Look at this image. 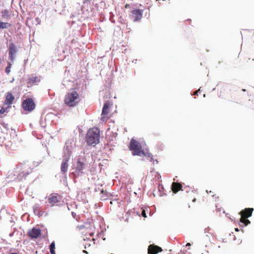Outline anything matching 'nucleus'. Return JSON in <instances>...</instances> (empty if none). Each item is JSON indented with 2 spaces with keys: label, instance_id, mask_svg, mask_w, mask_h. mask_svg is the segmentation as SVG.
<instances>
[{
  "label": "nucleus",
  "instance_id": "nucleus-1",
  "mask_svg": "<svg viewBox=\"0 0 254 254\" xmlns=\"http://www.w3.org/2000/svg\"><path fill=\"white\" fill-rule=\"evenodd\" d=\"M80 101V98L78 93L72 89L65 95L64 102L69 107L76 106Z\"/></svg>",
  "mask_w": 254,
  "mask_h": 254
},
{
  "label": "nucleus",
  "instance_id": "nucleus-2",
  "mask_svg": "<svg viewBox=\"0 0 254 254\" xmlns=\"http://www.w3.org/2000/svg\"><path fill=\"white\" fill-rule=\"evenodd\" d=\"M100 130L97 127L90 128L87 132L86 141L89 145L94 146L99 142Z\"/></svg>",
  "mask_w": 254,
  "mask_h": 254
},
{
  "label": "nucleus",
  "instance_id": "nucleus-3",
  "mask_svg": "<svg viewBox=\"0 0 254 254\" xmlns=\"http://www.w3.org/2000/svg\"><path fill=\"white\" fill-rule=\"evenodd\" d=\"M128 148L133 156H145V153L142 149L141 144L133 138L131 139Z\"/></svg>",
  "mask_w": 254,
  "mask_h": 254
},
{
  "label": "nucleus",
  "instance_id": "nucleus-4",
  "mask_svg": "<svg viewBox=\"0 0 254 254\" xmlns=\"http://www.w3.org/2000/svg\"><path fill=\"white\" fill-rule=\"evenodd\" d=\"M87 166L86 159L84 155L79 156L77 159V162L75 167V171L73 173L75 177H78L83 174V170Z\"/></svg>",
  "mask_w": 254,
  "mask_h": 254
},
{
  "label": "nucleus",
  "instance_id": "nucleus-5",
  "mask_svg": "<svg viewBox=\"0 0 254 254\" xmlns=\"http://www.w3.org/2000/svg\"><path fill=\"white\" fill-rule=\"evenodd\" d=\"M253 211L254 208H246L240 212V214L241 216L240 221L245 224V226H247L250 224L251 222L248 219V218L252 216Z\"/></svg>",
  "mask_w": 254,
  "mask_h": 254
},
{
  "label": "nucleus",
  "instance_id": "nucleus-6",
  "mask_svg": "<svg viewBox=\"0 0 254 254\" xmlns=\"http://www.w3.org/2000/svg\"><path fill=\"white\" fill-rule=\"evenodd\" d=\"M22 107L25 111L31 112L34 109L35 104L32 99L28 98L23 101Z\"/></svg>",
  "mask_w": 254,
  "mask_h": 254
},
{
  "label": "nucleus",
  "instance_id": "nucleus-7",
  "mask_svg": "<svg viewBox=\"0 0 254 254\" xmlns=\"http://www.w3.org/2000/svg\"><path fill=\"white\" fill-rule=\"evenodd\" d=\"M62 196L57 193H53L51 194L48 199V202L51 206L57 205V203L61 202L62 200Z\"/></svg>",
  "mask_w": 254,
  "mask_h": 254
},
{
  "label": "nucleus",
  "instance_id": "nucleus-8",
  "mask_svg": "<svg viewBox=\"0 0 254 254\" xmlns=\"http://www.w3.org/2000/svg\"><path fill=\"white\" fill-rule=\"evenodd\" d=\"M110 106V103L108 102H106L104 105L101 118V120L103 122H107L109 118L108 115Z\"/></svg>",
  "mask_w": 254,
  "mask_h": 254
},
{
  "label": "nucleus",
  "instance_id": "nucleus-9",
  "mask_svg": "<svg viewBox=\"0 0 254 254\" xmlns=\"http://www.w3.org/2000/svg\"><path fill=\"white\" fill-rule=\"evenodd\" d=\"M143 10L134 9L131 11V17L134 21L140 20L142 16Z\"/></svg>",
  "mask_w": 254,
  "mask_h": 254
},
{
  "label": "nucleus",
  "instance_id": "nucleus-10",
  "mask_svg": "<svg viewBox=\"0 0 254 254\" xmlns=\"http://www.w3.org/2000/svg\"><path fill=\"white\" fill-rule=\"evenodd\" d=\"M16 47L13 43H11L9 45L8 47V55L9 58L11 62H13L14 59V55L16 53Z\"/></svg>",
  "mask_w": 254,
  "mask_h": 254
},
{
  "label": "nucleus",
  "instance_id": "nucleus-11",
  "mask_svg": "<svg viewBox=\"0 0 254 254\" xmlns=\"http://www.w3.org/2000/svg\"><path fill=\"white\" fill-rule=\"evenodd\" d=\"M28 235L32 239L38 238L41 234V231L39 228H33L28 231Z\"/></svg>",
  "mask_w": 254,
  "mask_h": 254
},
{
  "label": "nucleus",
  "instance_id": "nucleus-12",
  "mask_svg": "<svg viewBox=\"0 0 254 254\" xmlns=\"http://www.w3.org/2000/svg\"><path fill=\"white\" fill-rule=\"evenodd\" d=\"M163 250L161 247L154 244H151L148 246V254H157L159 252H161Z\"/></svg>",
  "mask_w": 254,
  "mask_h": 254
},
{
  "label": "nucleus",
  "instance_id": "nucleus-13",
  "mask_svg": "<svg viewBox=\"0 0 254 254\" xmlns=\"http://www.w3.org/2000/svg\"><path fill=\"white\" fill-rule=\"evenodd\" d=\"M5 99L4 102V104L5 105H7L8 107H10V105L12 104L14 100V96L12 94L11 92H7L5 94Z\"/></svg>",
  "mask_w": 254,
  "mask_h": 254
},
{
  "label": "nucleus",
  "instance_id": "nucleus-14",
  "mask_svg": "<svg viewBox=\"0 0 254 254\" xmlns=\"http://www.w3.org/2000/svg\"><path fill=\"white\" fill-rule=\"evenodd\" d=\"M40 81V79L39 77L32 74L28 77L27 83L30 85H32L33 84L39 82Z\"/></svg>",
  "mask_w": 254,
  "mask_h": 254
},
{
  "label": "nucleus",
  "instance_id": "nucleus-15",
  "mask_svg": "<svg viewBox=\"0 0 254 254\" xmlns=\"http://www.w3.org/2000/svg\"><path fill=\"white\" fill-rule=\"evenodd\" d=\"M69 160V157H65L62 161L61 164V171L63 173H65L68 170V162Z\"/></svg>",
  "mask_w": 254,
  "mask_h": 254
},
{
  "label": "nucleus",
  "instance_id": "nucleus-16",
  "mask_svg": "<svg viewBox=\"0 0 254 254\" xmlns=\"http://www.w3.org/2000/svg\"><path fill=\"white\" fill-rule=\"evenodd\" d=\"M182 185L179 183L173 182L172 184L171 189H172V191L174 193H176L179 190H182Z\"/></svg>",
  "mask_w": 254,
  "mask_h": 254
},
{
  "label": "nucleus",
  "instance_id": "nucleus-17",
  "mask_svg": "<svg viewBox=\"0 0 254 254\" xmlns=\"http://www.w3.org/2000/svg\"><path fill=\"white\" fill-rule=\"evenodd\" d=\"M101 198L103 200L107 199L109 197V195H110L107 191H104V190L101 191Z\"/></svg>",
  "mask_w": 254,
  "mask_h": 254
},
{
  "label": "nucleus",
  "instance_id": "nucleus-18",
  "mask_svg": "<svg viewBox=\"0 0 254 254\" xmlns=\"http://www.w3.org/2000/svg\"><path fill=\"white\" fill-rule=\"evenodd\" d=\"M10 26V25L8 23L0 21V29L7 28L8 26Z\"/></svg>",
  "mask_w": 254,
  "mask_h": 254
},
{
  "label": "nucleus",
  "instance_id": "nucleus-19",
  "mask_svg": "<svg viewBox=\"0 0 254 254\" xmlns=\"http://www.w3.org/2000/svg\"><path fill=\"white\" fill-rule=\"evenodd\" d=\"M11 64L8 63V66L5 68V72L8 74L10 72Z\"/></svg>",
  "mask_w": 254,
  "mask_h": 254
},
{
  "label": "nucleus",
  "instance_id": "nucleus-20",
  "mask_svg": "<svg viewBox=\"0 0 254 254\" xmlns=\"http://www.w3.org/2000/svg\"><path fill=\"white\" fill-rule=\"evenodd\" d=\"M72 216L76 220H78L79 219V216L77 215H76V213L72 212Z\"/></svg>",
  "mask_w": 254,
  "mask_h": 254
},
{
  "label": "nucleus",
  "instance_id": "nucleus-21",
  "mask_svg": "<svg viewBox=\"0 0 254 254\" xmlns=\"http://www.w3.org/2000/svg\"><path fill=\"white\" fill-rule=\"evenodd\" d=\"M50 250L55 249V244L54 242H53L50 245Z\"/></svg>",
  "mask_w": 254,
  "mask_h": 254
},
{
  "label": "nucleus",
  "instance_id": "nucleus-22",
  "mask_svg": "<svg viewBox=\"0 0 254 254\" xmlns=\"http://www.w3.org/2000/svg\"><path fill=\"white\" fill-rule=\"evenodd\" d=\"M5 111H6V109H5L4 108L2 107V108L0 110V113L1 114H4V113L5 112Z\"/></svg>",
  "mask_w": 254,
  "mask_h": 254
},
{
  "label": "nucleus",
  "instance_id": "nucleus-23",
  "mask_svg": "<svg viewBox=\"0 0 254 254\" xmlns=\"http://www.w3.org/2000/svg\"><path fill=\"white\" fill-rule=\"evenodd\" d=\"M141 215L144 217H146L145 211L144 210H143L141 212Z\"/></svg>",
  "mask_w": 254,
  "mask_h": 254
},
{
  "label": "nucleus",
  "instance_id": "nucleus-24",
  "mask_svg": "<svg viewBox=\"0 0 254 254\" xmlns=\"http://www.w3.org/2000/svg\"><path fill=\"white\" fill-rule=\"evenodd\" d=\"M50 253L51 254H56L55 252V249L50 250Z\"/></svg>",
  "mask_w": 254,
  "mask_h": 254
},
{
  "label": "nucleus",
  "instance_id": "nucleus-25",
  "mask_svg": "<svg viewBox=\"0 0 254 254\" xmlns=\"http://www.w3.org/2000/svg\"><path fill=\"white\" fill-rule=\"evenodd\" d=\"M200 91V89H199L198 90H196L193 92V95H196L197 93Z\"/></svg>",
  "mask_w": 254,
  "mask_h": 254
},
{
  "label": "nucleus",
  "instance_id": "nucleus-26",
  "mask_svg": "<svg viewBox=\"0 0 254 254\" xmlns=\"http://www.w3.org/2000/svg\"><path fill=\"white\" fill-rule=\"evenodd\" d=\"M84 3H87L90 2V0H84Z\"/></svg>",
  "mask_w": 254,
  "mask_h": 254
},
{
  "label": "nucleus",
  "instance_id": "nucleus-27",
  "mask_svg": "<svg viewBox=\"0 0 254 254\" xmlns=\"http://www.w3.org/2000/svg\"><path fill=\"white\" fill-rule=\"evenodd\" d=\"M20 175V176H22V177H23V176H24V173H23V172H22V173H21L20 174V175Z\"/></svg>",
  "mask_w": 254,
  "mask_h": 254
},
{
  "label": "nucleus",
  "instance_id": "nucleus-28",
  "mask_svg": "<svg viewBox=\"0 0 254 254\" xmlns=\"http://www.w3.org/2000/svg\"><path fill=\"white\" fill-rule=\"evenodd\" d=\"M190 245H190V243H188L187 244L186 246H190Z\"/></svg>",
  "mask_w": 254,
  "mask_h": 254
},
{
  "label": "nucleus",
  "instance_id": "nucleus-29",
  "mask_svg": "<svg viewBox=\"0 0 254 254\" xmlns=\"http://www.w3.org/2000/svg\"><path fill=\"white\" fill-rule=\"evenodd\" d=\"M235 231H237V232H238V231H239V229H238V228H235Z\"/></svg>",
  "mask_w": 254,
  "mask_h": 254
},
{
  "label": "nucleus",
  "instance_id": "nucleus-30",
  "mask_svg": "<svg viewBox=\"0 0 254 254\" xmlns=\"http://www.w3.org/2000/svg\"><path fill=\"white\" fill-rule=\"evenodd\" d=\"M1 62V58H0V63Z\"/></svg>",
  "mask_w": 254,
  "mask_h": 254
}]
</instances>
